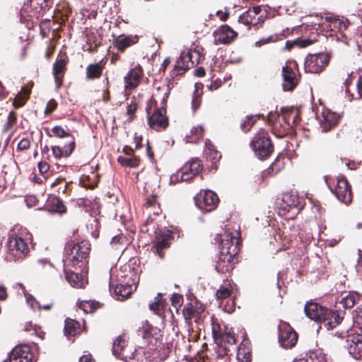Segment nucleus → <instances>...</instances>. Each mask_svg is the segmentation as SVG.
I'll list each match as a JSON object with an SVG mask.
<instances>
[{
    "label": "nucleus",
    "mask_w": 362,
    "mask_h": 362,
    "mask_svg": "<svg viewBox=\"0 0 362 362\" xmlns=\"http://www.w3.org/2000/svg\"><path fill=\"white\" fill-rule=\"evenodd\" d=\"M138 332L143 339L147 340L154 339L156 341H161L163 337V331L153 326L148 321L142 324V326L139 328Z\"/></svg>",
    "instance_id": "24"
},
{
    "label": "nucleus",
    "mask_w": 362,
    "mask_h": 362,
    "mask_svg": "<svg viewBox=\"0 0 362 362\" xmlns=\"http://www.w3.org/2000/svg\"><path fill=\"white\" fill-rule=\"evenodd\" d=\"M293 108L294 107H282L281 109L282 119L284 122V126L282 127V129L277 132V124H275L273 127V134L275 135L278 138H281L286 136L288 133L289 127H291V118L293 116Z\"/></svg>",
    "instance_id": "26"
},
{
    "label": "nucleus",
    "mask_w": 362,
    "mask_h": 362,
    "mask_svg": "<svg viewBox=\"0 0 362 362\" xmlns=\"http://www.w3.org/2000/svg\"><path fill=\"white\" fill-rule=\"evenodd\" d=\"M71 266H67L64 264V272L67 281L73 286L78 288H85L88 281L83 278L79 272H73L70 269Z\"/></svg>",
    "instance_id": "28"
},
{
    "label": "nucleus",
    "mask_w": 362,
    "mask_h": 362,
    "mask_svg": "<svg viewBox=\"0 0 362 362\" xmlns=\"http://www.w3.org/2000/svg\"><path fill=\"white\" fill-rule=\"evenodd\" d=\"M211 329H212V335L215 342L220 340V337L222 336V334L224 332V327H226L224 325H221L217 317L214 315H212L211 317Z\"/></svg>",
    "instance_id": "44"
},
{
    "label": "nucleus",
    "mask_w": 362,
    "mask_h": 362,
    "mask_svg": "<svg viewBox=\"0 0 362 362\" xmlns=\"http://www.w3.org/2000/svg\"><path fill=\"white\" fill-rule=\"evenodd\" d=\"M204 130L202 126L194 127L185 136L187 143L196 144L203 139Z\"/></svg>",
    "instance_id": "41"
},
{
    "label": "nucleus",
    "mask_w": 362,
    "mask_h": 362,
    "mask_svg": "<svg viewBox=\"0 0 362 362\" xmlns=\"http://www.w3.org/2000/svg\"><path fill=\"white\" fill-rule=\"evenodd\" d=\"M69 62V58L66 52L60 50L52 68V74L57 88H60L63 85Z\"/></svg>",
    "instance_id": "14"
},
{
    "label": "nucleus",
    "mask_w": 362,
    "mask_h": 362,
    "mask_svg": "<svg viewBox=\"0 0 362 362\" xmlns=\"http://www.w3.org/2000/svg\"><path fill=\"white\" fill-rule=\"evenodd\" d=\"M325 180L329 189L335 195L337 199L346 204L352 202L353 194L351 187L344 175H339L335 180L325 176Z\"/></svg>",
    "instance_id": "8"
},
{
    "label": "nucleus",
    "mask_w": 362,
    "mask_h": 362,
    "mask_svg": "<svg viewBox=\"0 0 362 362\" xmlns=\"http://www.w3.org/2000/svg\"><path fill=\"white\" fill-rule=\"evenodd\" d=\"M304 312L309 319L319 323H324L327 330L332 329L340 325L345 315L344 311L333 310L312 300L305 303Z\"/></svg>",
    "instance_id": "2"
},
{
    "label": "nucleus",
    "mask_w": 362,
    "mask_h": 362,
    "mask_svg": "<svg viewBox=\"0 0 362 362\" xmlns=\"http://www.w3.org/2000/svg\"><path fill=\"white\" fill-rule=\"evenodd\" d=\"M38 169L42 175H45L50 168V165L46 161H40L38 163Z\"/></svg>",
    "instance_id": "64"
},
{
    "label": "nucleus",
    "mask_w": 362,
    "mask_h": 362,
    "mask_svg": "<svg viewBox=\"0 0 362 362\" xmlns=\"http://www.w3.org/2000/svg\"><path fill=\"white\" fill-rule=\"evenodd\" d=\"M237 359L239 362H250L252 354L249 348L246 347L243 343L239 346L237 351Z\"/></svg>",
    "instance_id": "50"
},
{
    "label": "nucleus",
    "mask_w": 362,
    "mask_h": 362,
    "mask_svg": "<svg viewBox=\"0 0 362 362\" xmlns=\"http://www.w3.org/2000/svg\"><path fill=\"white\" fill-rule=\"evenodd\" d=\"M30 235L26 229L13 231L7 241V258L13 261L23 259L29 252Z\"/></svg>",
    "instance_id": "4"
},
{
    "label": "nucleus",
    "mask_w": 362,
    "mask_h": 362,
    "mask_svg": "<svg viewBox=\"0 0 362 362\" xmlns=\"http://www.w3.org/2000/svg\"><path fill=\"white\" fill-rule=\"evenodd\" d=\"M281 209L287 212L294 211L292 214H297L300 209V197L292 193L284 194Z\"/></svg>",
    "instance_id": "25"
},
{
    "label": "nucleus",
    "mask_w": 362,
    "mask_h": 362,
    "mask_svg": "<svg viewBox=\"0 0 362 362\" xmlns=\"http://www.w3.org/2000/svg\"><path fill=\"white\" fill-rule=\"evenodd\" d=\"M156 97L154 95L148 101L146 111L148 115V124L149 127L156 132L165 130L169 125V119L166 115L167 112L158 109Z\"/></svg>",
    "instance_id": "7"
},
{
    "label": "nucleus",
    "mask_w": 362,
    "mask_h": 362,
    "mask_svg": "<svg viewBox=\"0 0 362 362\" xmlns=\"http://www.w3.org/2000/svg\"><path fill=\"white\" fill-rule=\"evenodd\" d=\"M332 55L328 52L309 54L304 62L305 71L310 74H320L329 65Z\"/></svg>",
    "instance_id": "9"
},
{
    "label": "nucleus",
    "mask_w": 362,
    "mask_h": 362,
    "mask_svg": "<svg viewBox=\"0 0 362 362\" xmlns=\"http://www.w3.org/2000/svg\"><path fill=\"white\" fill-rule=\"evenodd\" d=\"M127 342L122 336H119L114 341L112 345L113 354L119 359L124 360L127 358L125 354V349Z\"/></svg>",
    "instance_id": "36"
},
{
    "label": "nucleus",
    "mask_w": 362,
    "mask_h": 362,
    "mask_svg": "<svg viewBox=\"0 0 362 362\" xmlns=\"http://www.w3.org/2000/svg\"><path fill=\"white\" fill-rule=\"evenodd\" d=\"M52 187H58L57 192L59 194L62 193L64 194H69L71 191L70 188V184L66 182L64 178H57L52 184Z\"/></svg>",
    "instance_id": "49"
},
{
    "label": "nucleus",
    "mask_w": 362,
    "mask_h": 362,
    "mask_svg": "<svg viewBox=\"0 0 362 362\" xmlns=\"http://www.w3.org/2000/svg\"><path fill=\"white\" fill-rule=\"evenodd\" d=\"M356 322L358 328L362 331V305L356 309Z\"/></svg>",
    "instance_id": "63"
},
{
    "label": "nucleus",
    "mask_w": 362,
    "mask_h": 362,
    "mask_svg": "<svg viewBox=\"0 0 362 362\" xmlns=\"http://www.w3.org/2000/svg\"><path fill=\"white\" fill-rule=\"evenodd\" d=\"M236 341L237 340L233 329L224 327V332L220 337V340L217 341L216 344L223 345V343L224 342L226 344L233 345L236 344Z\"/></svg>",
    "instance_id": "45"
},
{
    "label": "nucleus",
    "mask_w": 362,
    "mask_h": 362,
    "mask_svg": "<svg viewBox=\"0 0 362 362\" xmlns=\"http://www.w3.org/2000/svg\"><path fill=\"white\" fill-rule=\"evenodd\" d=\"M122 152L126 156H119L117 157V162L123 167L136 168L140 164V158L134 154V149L132 146H124Z\"/></svg>",
    "instance_id": "23"
},
{
    "label": "nucleus",
    "mask_w": 362,
    "mask_h": 362,
    "mask_svg": "<svg viewBox=\"0 0 362 362\" xmlns=\"http://www.w3.org/2000/svg\"><path fill=\"white\" fill-rule=\"evenodd\" d=\"M344 296H342L339 303L342 305L343 308L348 309L353 308L357 302L361 300L359 294L356 292L346 293Z\"/></svg>",
    "instance_id": "39"
},
{
    "label": "nucleus",
    "mask_w": 362,
    "mask_h": 362,
    "mask_svg": "<svg viewBox=\"0 0 362 362\" xmlns=\"http://www.w3.org/2000/svg\"><path fill=\"white\" fill-rule=\"evenodd\" d=\"M58 103L54 99H51L48 101L45 110V114L46 115H51L57 107Z\"/></svg>",
    "instance_id": "59"
},
{
    "label": "nucleus",
    "mask_w": 362,
    "mask_h": 362,
    "mask_svg": "<svg viewBox=\"0 0 362 362\" xmlns=\"http://www.w3.org/2000/svg\"><path fill=\"white\" fill-rule=\"evenodd\" d=\"M273 116H276L278 117V119H280L281 115L279 113H275L273 115L272 112H269L268 115V122L272 125V132H273V127L275 124H277V132H279L282 129V127L284 126V124H282L279 122L275 121L274 122H272V117Z\"/></svg>",
    "instance_id": "58"
},
{
    "label": "nucleus",
    "mask_w": 362,
    "mask_h": 362,
    "mask_svg": "<svg viewBox=\"0 0 362 362\" xmlns=\"http://www.w3.org/2000/svg\"><path fill=\"white\" fill-rule=\"evenodd\" d=\"M325 22L328 23V26L332 30H337L339 36H337V39L341 38V41L345 44H349V37L345 33L350 25L349 21L347 19L340 18L335 16H326L325 18Z\"/></svg>",
    "instance_id": "18"
},
{
    "label": "nucleus",
    "mask_w": 362,
    "mask_h": 362,
    "mask_svg": "<svg viewBox=\"0 0 362 362\" xmlns=\"http://www.w3.org/2000/svg\"><path fill=\"white\" fill-rule=\"evenodd\" d=\"M232 293V286L230 284L227 286H221L216 291V296L218 300L228 298Z\"/></svg>",
    "instance_id": "53"
},
{
    "label": "nucleus",
    "mask_w": 362,
    "mask_h": 362,
    "mask_svg": "<svg viewBox=\"0 0 362 362\" xmlns=\"http://www.w3.org/2000/svg\"><path fill=\"white\" fill-rule=\"evenodd\" d=\"M216 45H230L238 37V33L228 25L219 26L213 33Z\"/></svg>",
    "instance_id": "17"
},
{
    "label": "nucleus",
    "mask_w": 362,
    "mask_h": 362,
    "mask_svg": "<svg viewBox=\"0 0 362 362\" xmlns=\"http://www.w3.org/2000/svg\"><path fill=\"white\" fill-rule=\"evenodd\" d=\"M264 119V116L263 114H257V115H247L245 117V119L240 124V129L245 132L247 133L250 131L252 127L256 124L257 119Z\"/></svg>",
    "instance_id": "40"
},
{
    "label": "nucleus",
    "mask_w": 362,
    "mask_h": 362,
    "mask_svg": "<svg viewBox=\"0 0 362 362\" xmlns=\"http://www.w3.org/2000/svg\"><path fill=\"white\" fill-rule=\"evenodd\" d=\"M18 115L15 111H11L8 115L7 121L3 127V132L6 133L11 129L17 122Z\"/></svg>",
    "instance_id": "52"
},
{
    "label": "nucleus",
    "mask_w": 362,
    "mask_h": 362,
    "mask_svg": "<svg viewBox=\"0 0 362 362\" xmlns=\"http://www.w3.org/2000/svg\"><path fill=\"white\" fill-rule=\"evenodd\" d=\"M313 43V41L310 39H301L298 38L294 41H286V48L288 50H291V48L293 47V46H298L299 47H306L308 46H310Z\"/></svg>",
    "instance_id": "51"
},
{
    "label": "nucleus",
    "mask_w": 362,
    "mask_h": 362,
    "mask_svg": "<svg viewBox=\"0 0 362 362\" xmlns=\"http://www.w3.org/2000/svg\"><path fill=\"white\" fill-rule=\"evenodd\" d=\"M30 146V141L28 138H23L18 144L17 150L25 151Z\"/></svg>",
    "instance_id": "62"
},
{
    "label": "nucleus",
    "mask_w": 362,
    "mask_h": 362,
    "mask_svg": "<svg viewBox=\"0 0 362 362\" xmlns=\"http://www.w3.org/2000/svg\"><path fill=\"white\" fill-rule=\"evenodd\" d=\"M220 251L216 263V270L225 274L232 272L236 263L240 249V233L225 231L221 235Z\"/></svg>",
    "instance_id": "1"
},
{
    "label": "nucleus",
    "mask_w": 362,
    "mask_h": 362,
    "mask_svg": "<svg viewBox=\"0 0 362 362\" xmlns=\"http://www.w3.org/2000/svg\"><path fill=\"white\" fill-rule=\"evenodd\" d=\"M203 169L202 161L198 158H193L185 163L175 175L177 180L180 177V181L186 182L193 179Z\"/></svg>",
    "instance_id": "15"
},
{
    "label": "nucleus",
    "mask_w": 362,
    "mask_h": 362,
    "mask_svg": "<svg viewBox=\"0 0 362 362\" xmlns=\"http://www.w3.org/2000/svg\"><path fill=\"white\" fill-rule=\"evenodd\" d=\"M9 362H35V356L31 347L27 344L15 346L9 354Z\"/></svg>",
    "instance_id": "16"
},
{
    "label": "nucleus",
    "mask_w": 362,
    "mask_h": 362,
    "mask_svg": "<svg viewBox=\"0 0 362 362\" xmlns=\"http://www.w3.org/2000/svg\"><path fill=\"white\" fill-rule=\"evenodd\" d=\"M320 126L323 132H327L335 128L340 119V115L329 110L322 111L319 117Z\"/></svg>",
    "instance_id": "20"
},
{
    "label": "nucleus",
    "mask_w": 362,
    "mask_h": 362,
    "mask_svg": "<svg viewBox=\"0 0 362 362\" xmlns=\"http://www.w3.org/2000/svg\"><path fill=\"white\" fill-rule=\"evenodd\" d=\"M106 64V61L103 59L100 62L90 64L86 69V81H95L99 79L102 75Z\"/></svg>",
    "instance_id": "31"
},
{
    "label": "nucleus",
    "mask_w": 362,
    "mask_h": 362,
    "mask_svg": "<svg viewBox=\"0 0 362 362\" xmlns=\"http://www.w3.org/2000/svg\"><path fill=\"white\" fill-rule=\"evenodd\" d=\"M104 82H105V89L103 91V100L105 103H107L111 100L110 91V83L108 77L105 78Z\"/></svg>",
    "instance_id": "57"
},
{
    "label": "nucleus",
    "mask_w": 362,
    "mask_h": 362,
    "mask_svg": "<svg viewBox=\"0 0 362 362\" xmlns=\"http://www.w3.org/2000/svg\"><path fill=\"white\" fill-rule=\"evenodd\" d=\"M281 74L283 77L282 88L284 91H293L300 81V74L298 65H286L283 66Z\"/></svg>",
    "instance_id": "12"
},
{
    "label": "nucleus",
    "mask_w": 362,
    "mask_h": 362,
    "mask_svg": "<svg viewBox=\"0 0 362 362\" xmlns=\"http://www.w3.org/2000/svg\"><path fill=\"white\" fill-rule=\"evenodd\" d=\"M204 311L202 305L196 304L193 305L192 303H187L182 310V314L187 321H190L193 318H198L199 315Z\"/></svg>",
    "instance_id": "35"
},
{
    "label": "nucleus",
    "mask_w": 362,
    "mask_h": 362,
    "mask_svg": "<svg viewBox=\"0 0 362 362\" xmlns=\"http://www.w3.org/2000/svg\"><path fill=\"white\" fill-rule=\"evenodd\" d=\"M250 146L257 158L261 160H267L274 151V146L267 131L259 129L252 137Z\"/></svg>",
    "instance_id": "6"
},
{
    "label": "nucleus",
    "mask_w": 362,
    "mask_h": 362,
    "mask_svg": "<svg viewBox=\"0 0 362 362\" xmlns=\"http://www.w3.org/2000/svg\"><path fill=\"white\" fill-rule=\"evenodd\" d=\"M160 91H163V96L161 98L160 107L158 109L163 110L164 112H167V102L170 93V89L168 86H163L158 89V94Z\"/></svg>",
    "instance_id": "54"
},
{
    "label": "nucleus",
    "mask_w": 362,
    "mask_h": 362,
    "mask_svg": "<svg viewBox=\"0 0 362 362\" xmlns=\"http://www.w3.org/2000/svg\"><path fill=\"white\" fill-rule=\"evenodd\" d=\"M112 37L113 47L121 53H123L127 48L136 44L139 40V37L136 35H126L122 34L117 35L113 33Z\"/></svg>",
    "instance_id": "19"
},
{
    "label": "nucleus",
    "mask_w": 362,
    "mask_h": 362,
    "mask_svg": "<svg viewBox=\"0 0 362 362\" xmlns=\"http://www.w3.org/2000/svg\"><path fill=\"white\" fill-rule=\"evenodd\" d=\"M26 300L33 309L42 310V305L32 295H26Z\"/></svg>",
    "instance_id": "60"
},
{
    "label": "nucleus",
    "mask_w": 362,
    "mask_h": 362,
    "mask_svg": "<svg viewBox=\"0 0 362 362\" xmlns=\"http://www.w3.org/2000/svg\"><path fill=\"white\" fill-rule=\"evenodd\" d=\"M204 153L206 159L212 164H216L221 158V153L216 150L215 146L209 139H206L205 141Z\"/></svg>",
    "instance_id": "37"
},
{
    "label": "nucleus",
    "mask_w": 362,
    "mask_h": 362,
    "mask_svg": "<svg viewBox=\"0 0 362 362\" xmlns=\"http://www.w3.org/2000/svg\"><path fill=\"white\" fill-rule=\"evenodd\" d=\"M203 95V85L202 83L194 84V90L193 93V97L192 100V107L194 111H196L199 108L202 104V99Z\"/></svg>",
    "instance_id": "43"
},
{
    "label": "nucleus",
    "mask_w": 362,
    "mask_h": 362,
    "mask_svg": "<svg viewBox=\"0 0 362 362\" xmlns=\"http://www.w3.org/2000/svg\"><path fill=\"white\" fill-rule=\"evenodd\" d=\"M194 200L195 205L203 212L214 210L219 203L218 195L211 190H201Z\"/></svg>",
    "instance_id": "11"
},
{
    "label": "nucleus",
    "mask_w": 362,
    "mask_h": 362,
    "mask_svg": "<svg viewBox=\"0 0 362 362\" xmlns=\"http://www.w3.org/2000/svg\"><path fill=\"white\" fill-rule=\"evenodd\" d=\"M356 86L357 90V97H356L355 99L361 100L362 99V74L359 75L356 81ZM351 97L354 99L353 94H351Z\"/></svg>",
    "instance_id": "61"
},
{
    "label": "nucleus",
    "mask_w": 362,
    "mask_h": 362,
    "mask_svg": "<svg viewBox=\"0 0 362 362\" xmlns=\"http://www.w3.org/2000/svg\"><path fill=\"white\" fill-rule=\"evenodd\" d=\"M228 351L226 346L216 344V346L209 355L206 354L203 356L202 362H205V357L209 360V362H230V358Z\"/></svg>",
    "instance_id": "27"
},
{
    "label": "nucleus",
    "mask_w": 362,
    "mask_h": 362,
    "mask_svg": "<svg viewBox=\"0 0 362 362\" xmlns=\"http://www.w3.org/2000/svg\"><path fill=\"white\" fill-rule=\"evenodd\" d=\"M45 208L52 213L63 214L66 212V206L64 204V202L57 196L49 197L45 204Z\"/></svg>",
    "instance_id": "33"
},
{
    "label": "nucleus",
    "mask_w": 362,
    "mask_h": 362,
    "mask_svg": "<svg viewBox=\"0 0 362 362\" xmlns=\"http://www.w3.org/2000/svg\"><path fill=\"white\" fill-rule=\"evenodd\" d=\"M50 0H30V5L25 4L23 10L26 11L28 7H30L31 12L30 16H35L39 18L42 16L44 13L49 10L51 7Z\"/></svg>",
    "instance_id": "29"
},
{
    "label": "nucleus",
    "mask_w": 362,
    "mask_h": 362,
    "mask_svg": "<svg viewBox=\"0 0 362 362\" xmlns=\"http://www.w3.org/2000/svg\"><path fill=\"white\" fill-rule=\"evenodd\" d=\"M262 11V7L259 6L250 8L239 16L238 22L247 26V30H250L252 27L258 29V25H261L264 21V13H261Z\"/></svg>",
    "instance_id": "13"
},
{
    "label": "nucleus",
    "mask_w": 362,
    "mask_h": 362,
    "mask_svg": "<svg viewBox=\"0 0 362 362\" xmlns=\"http://www.w3.org/2000/svg\"><path fill=\"white\" fill-rule=\"evenodd\" d=\"M279 39V37L278 35H270L267 37H263L260 39L259 40L255 42L256 46L261 47L265 44H268L269 42H274L278 41Z\"/></svg>",
    "instance_id": "56"
},
{
    "label": "nucleus",
    "mask_w": 362,
    "mask_h": 362,
    "mask_svg": "<svg viewBox=\"0 0 362 362\" xmlns=\"http://www.w3.org/2000/svg\"><path fill=\"white\" fill-rule=\"evenodd\" d=\"M149 309L154 314L161 317L164 314V303L162 301L161 293H158L155 301L149 305Z\"/></svg>",
    "instance_id": "46"
},
{
    "label": "nucleus",
    "mask_w": 362,
    "mask_h": 362,
    "mask_svg": "<svg viewBox=\"0 0 362 362\" xmlns=\"http://www.w3.org/2000/svg\"><path fill=\"white\" fill-rule=\"evenodd\" d=\"M81 326L79 322L66 318L64 321V333L66 337H76L81 334Z\"/></svg>",
    "instance_id": "34"
},
{
    "label": "nucleus",
    "mask_w": 362,
    "mask_h": 362,
    "mask_svg": "<svg viewBox=\"0 0 362 362\" xmlns=\"http://www.w3.org/2000/svg\"><path fill=\"white\" fill-rule=\"evenodd\" d=\"M346 347L349 353L356 359L362 356V335L358 334H349L346 339Z\"/></svg>",
    "instance_id": "22"
},
{
    "label": "nucleus",
    "mask_w": 362,
    "mask_h": 362,
    "mask_svg": "<svg viewBox=\"0 0 362 362\" xmlns=\"http://www.w3.org/2000/svg\"><path fill=\"white\" fill-rule=\"evenodd\" d=\"M190 67L192 66L186 58L185 52H182L176 61L174 68L170 72V75L173 78L181 76L184 75Z\"/></svg>",
    "instance_id": "32"
},
{
    "label": "nucleus",
    "mask_w": 362,
    "mask_h": 362,
    "mask_svg": "<svg viewBox=\"0 0 362 362\" xmlns=\"http://www.w3.org/2000/svg\"><path fill=\"white\" fill-rule=\"evenodd\" d=\"M139 106V100L133 96L127 101L126 115L127 116V121L132 122L136 118V112Z\"/></svg>",
    "instance_id": "38"
},
{
    "label": "nucleus",
    "mask_w": 362,
    "mask_h": 362,
    "mask_svg": "<svg viewBox=\"0 0 362 362\" xmlns=\"http://www.w3.org/2000/svg\"><path fill=\"white\" fill-rule=\"evenodd\" d=\"M143 76V68L140 64L136 65L124 77L125 88L127 89H135L141 83Z\"/></svg>",
    "instance_id": "21"
},
{
    "label": "nucleus",
    "mask_w": 362,
    "mask_h": 362,
    "mask_svg": "<svg viewBox=\"0 0 362 362\" xmlns=\"http://www.w3.org/2000/svg\"><path fill=\"white\" fill-rule=\"evenodd\" d=\"M28 99L25 96L22 95V93H18L13 101V105L15 108H20L26 103Z\"/></svg>",
    "instance_id": "55"
},
{
    "label": "nucleus",
    "mask_w": 362,
    "mask_h": 362,
    "mask_svg": "<svg viewBox=\"0 0 362 362\" xmlns=\"http://www.w3.org/2000/svg\"><path fill=\"white\" fill-rule=\"evenodd\" d=\"M101 306L99 302L94 300H82L78 303L79 308L86 313H93Z\"/></svg>",
    "instance_id": "47"
},
{
    "label": "nucleus",
    "mask_w": 362,
    "mask_h": 362,
    "mask_svg": "<svg viewBox=\"0 0 362 362\" xmlns=\"http://www.w3.org/2000/svg\"><path fill=\"white\" fill-rule=\"evenodd\" d=\"M298 339V334L290 324L284 320H280L278 326V341L279 345L286 349L294 347Z\"/></svg>",
    "instance_id": "10"
},
{
    "label": "nucleus",
    "mask_w": 362,
    "mask_h": 362,
    "mask_svg": "<svg viewBox=\"0 0 362 362\" xmlns=\"http://www.w3.org/2000/svg\"><path fill=\"white\" fill-rule=\"evenodd\" d=\"M91 250V244L87 240H81L77 243L72 242L66 244L64 251L66 258L64 264L72 267L78 266L82 268L88 262L89 254ZM82 269H80L82 272Z\"/></svg>",
    "instance_id": "3"
},
{
    "label": "nucleus",
    "mask_w": 362,
    "mask_h": 362,
    "mask_svg": "<svg viewBox=\"0 0 362 362\" xmlns=\"http://www.w3.org/2000/svg\"><path fill=\"white\" fill-rule=\"evenodd\" d=\"M52 135L48 134L49 136H54L58 138L65 139L66 143L62 146H53L52 151L56 159L69 157L76 148L75 137L69 132L61 126H54L52 129Z\"/></svg>",
    "instance_id": "5"
},
{
    "label": "nucleus",
    "mask_w": 362,
    "mask_h": 362,
    "mask_svg": "<svg viewBox=\"0 0 362 362\" xmlns=\"http://www.w3.org/2000/svg\"><path fill=\"white\" fill-rule=\"evenodd\" d=\"M115 295L119 300H124L132 293V286L130 284H117L114 290Z\"/></svg>",
    "instance_id": "42"
},
{
    "label": "nucleus",
    "mask_w": 362,
    "mask_h": 362,
    "mask_svg": "<svg viewBox=\"0 0 362 362\" xmlns=\"http://www.w3.org/2000/svg\"><path fill=\"white\" fill-rule=\"evenodd\" d=\"M185 56L192 67L198 64L202 57H203L200 50L197 49H189L187 52H185Z\"/></svg>",
    "instance_id": "48"
},
{
    "label": "nucleus",
    "mask_w": 362,
    "mask_h": 362,
    "mask_svg": "<svg viewBox=\"0 0 362 362\" xmlns=\"http://www.w3.org/2000/svg\"><path fill=\"white\" fill-rule=\"evenodd\" d=\"M172 239L173 235L169 230L158 233L156 235V243L154 246V252L160 258H163L164 253L163 250L170 246Z\"/></svg>",
    "instance_id": "30"
}]
</instances>
